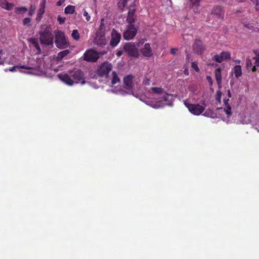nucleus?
<instances>
[{"label": "nucleus", "mask_w": 259, "mask_h": 259, "mask_svg": "<svg viewBox=\"0 0 259 259\" xmlns=\"http://www.w3.org/2000/svg\"><path fill=\"white\" fill-rule=\"evenodd\" d=\"M149 92L152 95L153 98L156 101L153 104H149L148 101H144L146 104L150 105L154 108H159L165 106H171L172 105L175 99L174 96L172 94H167L162 88L153 87L150 89Z\"/></svg>", "instance_id": "nucleus-1"}, {"label": "nucleus", "mask_w": 259, "mask_h": 259, "mask_svg": "<svg viewBox=\"0 0 259 259\" xmlns=\"http://www.w3.org/2000/svg\"><path fill=\"white\" fill-rule=\"evenodd\" d=\"M58 77L62 82L68 85H72L80 82L82 84L87 82L84 80L83 72L79 70H73L71 71L70 76L67 73H62L58 74Z\"/></svg>", "instance_id": "nucleus-2"}, {"label": "nucleus", "mask_w": 259, "mask_h": 259, "mask_svg": "<svg viewBox=\"0 0 259 259\" xmlns=\"http://www.w3.org/2000/svg\"><path fill=\"white\" fill-rule=\"evenodd\" d=\"M112 69V65L108 62H104L99 67L97 70L98 74L101 76H105L107 79V82L111 81L112 85L119 82L120 79L115 72H112L111 75H109Z\"/></svg>", "instance_id": "nucleus-3"}, {"label": "nucleus", "mask_w": 259, "mask_h": 259, "mask_svg": "<svg viewBox=\"0 0 259 259\" xmlns=\"http://www.w3.org/2000/svg\"><path fill=\"white\" fill-rule=\"evenodd\" d=\"M40 68V65L38 62L34 60L33 59H29V62L27 65H17L10 68L9 69H6L5 71L9 70L11 72L19 71L22 72H24L28 74H35L34 71L38 70Z\"/></svg>", "instance_id": "nucleus-4"}, {"label": "nucleus", "mask_w": 259, "mask_h": 259, "mask_svg": "<svg viewBox=\"0 0 259 259\" xmlns=\"http://www.w3.org/2000/svg\"><path fill=\"white\" fill-rule=\"evenodd\" d=\"M134 77L132 75H128L124 77L123 82L124 88L126 89V91H125L122 89H114L112 90V92L122 95H124L125 94L132 93L135 83L137 82L136 79H134Z\"/></svg>", "instance_id": "nucleus-5"}, {"label": "nucleus", "mask_w": 259, "mask_h": 259, "mask_svg": "<svg viewBox=\"0 0 259 259\" xmlns=\"http://www.w3.org/2000/svg\"><path fill=\"white\" fill-rule=\"evenodd\" d=\"M39 39L42 44L48 46H53L54 36L52 28L50 26H46L39 32Z\"/></svg>", "instance_id": "nucleus-6"}, {"label": "nucleus", "mask_w": 259, "mask_h": 259, "mask_svg": "<svg viewBox=\"0 0 259 259\" xmlns=\"http://www.w3.org/2000/svg\"><path fill=\"white\" fill-rule=\"evenodd\" d=\"M55 43L59 49H63L69 46V42L65 37L64 33L59 30L54 31Z\"/></svg>", "instance_id": "nucleus-7"}, {"label": "nucleus", "mask_w": 259, "mask_h": 259, "mask_svg": "<svg viewBox=\"0 0 259 259\" xmlns=\"http://www.w3.org/2000/svg\"><path fill=\"white\" fill-rule=\"evenodd\" d=\"M184 104L192 114L197 116L200 115L206 107V104L204 101L202 102V105L191 104L186 102L184 103Z\"/></svg>", "instance_id": "nucleus-8"}, {"label": "nucleus", "mask_w": 259, "mask_h": 259, "mask_svg": "<svg viewBox=\"0 0 259 259\" xmlns=\"http://www.w3.org/2000/svg\"><path fill=\"white\" fill-rule=\"evenodd\" d=\"M123 49L130 56L134 57H138L139 56V54L138 49L134 43H126L124 45Z\"/></svg>", "instance_id": "nucleus-9"}, {"label": "nucleus", "mask_w": 259, "mask_h": 259, "mask_svg": "<svg viewBox=\"0 0 259 259\" xmlns=\"http://www.w3.org/2000/svg\"><path fill=\"white\" fill-rule=\"evenodd\" d=\"M99 57V54L92 49L86 51L83 54L84 60L88 62H96Z\"/></svg>", "instance_id": "nucleus-10"}, {"label": "nucleus", "mask_w": 259, "mask_h": 259, "mask_svg": "<svg viewBox=\"0 0 259 259\" xmlns=\"http://www.w3.org/2000/svg\"><path fill=\"white\" fill-rule=\"evenodd\" d=\"M137 33V27L134 25H130L126 30L123 33V37L125 39L130 40L133 39Z\"/></svg>", "instance_id": "nucleus-11"}, {"label": "nucleus", "mask_w": 259, "mask_h": 259, "mask_svg": "<svg viewBox=\"0 0 259 259\" xmlns=\"http://www.w3.org/2000/svg\"><path fill=\"white\" fill-rule=\"evenodd\" d=\"M111 39L110 45L112 47L116 46L121 39V35L116 30L113 29L111 32Z\"/></svg>", "instance_id": "nucleus-12"}, {"label": "nucleus", "mask_w": 259, "mask_h": 259, "mask_svg": "<svg viewBox=\"0 0 259 259\" xmlns=\"http://www.w3.org/2000/svg\"><path fill=\"white\" fill-rule=\"evenodd\" d=\"M230 58L231 54L229 52H222L220 55H215L213 57V60L218 63H221Z\"/></svg>", "instance_id": "nucleus-13"}, {"label": "nucleus", "mask_w": 259, "mask_h": 259, "mask_svg": "<svg viewBox=\"0 0 259 259\" xmlns=\"http://www.w3.org/2000/svg\"><path fill=\"white\" fill-rule=\"evenodd\" d=\"M229 99H224L223 102L225 105L224 108H221L219 110L220 112H224L228 118H229L232 114L231 108L228 103Z\"/></svg>", "instance_id": "nucleus-14"}, {"label": "nucleus", "mask_w": 259, "mask_h": 259, "mask_svg": "<svg viewBox=\"0 0 259 259\" xmlns=\"http://www.w3.org/2000/svg\"><path fill=\"white\" fill-rule=\"evenodd\" d=\"M106 31V26L105 25L104 19L103 18L101 20L100 25L96 32V35L105 36Z\"/></svg>", "instance_id": "nucleus-15"}, {"label": "nucleus", "mask_w": 259, "mask_h": 259, "mask_svg": "<svg viewBox=\"0 0 259 259\" xmlns=\"http://www.w3.org/2000/svg\"><path fill=\"white\" fill-rule=\"evenodd\" d=\"M46 3V1L42 0L40 4V8L37 11V17L36 18L37 21H40L42 18V15L45 13Z\"/></svg>", "instance_id": "nucleus-16"}, {"label": "nucleus", "mask_w": 259, "mask_h": 259, "mask_svg": "<svg viewBox=\"0 0 259 259\" xmlns=\"http://www.w3.org/2000/svg\"><path fill=\"white\" fill-rule=\"evenodd\" d=\"M31 47L34 48L36 50V53L40 54L41 52L40 48L38 45L37 39L35 38H30L28 39Z\"/></svg>", "instance_id": "nucleus-17"}, {"label": "nucleus", "mask_w": 259, "mask_h": 259, "mask_svg": "<svg viewBox=\"0 0 259 259\" xmlns=\"http://www.w3.org/2000/svg\"><path fill=\"white\" fill-rule=\"evenodd\" d=\"M194 50L198 54H201L204 50V47L202 45L201 41L197 40L193 46Z\"/></svg>", "instance_id": "nucleus-18"}, {"label": "nucleus", "mask_w": 259, "mask_h": 259, "mask_svg": "<svg viewBox=\"0 0 259 259\" xmlns=\"http://www.w3.org/2000/svg\"><path fill=\"white\" fill-rule=\"evenodd\" d=\"M141 52L146 57H150L152 55V50L149 43L144 45V47L141 49Z\"/></svg>", "instance_id": "nucleus-19"}, {"label": "nucleus", "mask_w": 259, "mask_h": 259, "mask_svg": "<svg viewBox=\"0 0 259 259\" xmlns=\"http://www.w3.org/2000/svg\"><path fill=\"white\" fill-rule=\"evenodd\" d=\"M94 44L99 46H105L107 44V40L105 36L96 35L94 40Z\"/></svg>", "instance_id": "nucleus-20"}, {"label": "nucleus", "mask_w": 259, "mask_h": 259, "mask_svg": "<svg viewBox=\"0 0 259 259\" xmlns=\"http://www.w3.org/2000/svg\"><path fill=\"white\" fill-rule=\"evenodd\" d=\"M232 73L234 74L236 78H239L242 75L241 66L240 65H235L232 70Z\"/></svg>", "instance_id": "nucleus-21"}, {"label": "nucleus", "mask_w": 259, "mask_h": 259, "mask_svg": "<svg viewBox=\"0 0 259 259\" xmlns=\"http://www.w3.org/2000/svg\"><path fill=\"white\" fill-rule=\"evenodd\" d=\"M212 13L221 18H223L224 16V11L221 6L214 7L212 9Z\"/></svg>", "instance_id": "nucleus-22"}, {"label": "nucleus", "mask_w": 259, "mask_h": 259, "mask_svg": "<svg viewBox=\"0 0 259 259\" xmlns=\"http://www.w3.org/2000/svg\"><path fill=\"white\" fill-rule=\"evenodd\" d=\"M0 6L7 10H11L14 7V5L8 3L6 0L0 1Z\"/></svg>", "instance_id": "nucleus-23"}, {"label": "nucleus", "mask_w": 259, "mask_h": 259, "mask_svg": "<svg viewBox=\"0 0 259 259\" xmlns=\"http://www.w3.org/2000/svg\"><path fill=\"white\" fill-rule=\"evenodd\" d=\"M215 77L218 85L221 86L222 83V74L221 70L220 68H217L215 70Z\"/></svg>", "instance_id": "nucleus-24"}, {"label": "nucleus", "mask_w": 259, "mask_h": 259, "mask_svg": "<svg viewBox=\"0 0 259 259\" xmlns=\"http://www.w3.org/2000/svg\"><path fill=\"white\" fill-rule=\"evenodd\" d=\"M75 8L74 6L68 5L64 9V13L66 14H73L75 12Z\"/></svg>", "instance_id": "nucleus-25"}, {"label": "nucleus", "mask_w": 259, "mask_h": 259, "mask_svg": "<svg viewBox=\"0 0 259 259\" xmlns=\"http://www.w3.org/2000/svg\"><path fill=\"white\" fill-rule=\"evenodd\" d=\"M253 59L255 60L254 62V65L251 68V70L253 72L256 71V67H259V54H256L255 57H253Z\"/></svg>", "instance_id": "nucleus-26"}, {"label": "nucleus", "mask_w": 259, "mask_h": 259, "mask_svg": "<svg viewBox=\"0 0 259 259\" xmlns=\"http://www.w3.org/2000/svg\"><path fill=\"white\" fill-rule=\"evenodd\" d=\"M70 53V51L69 50H65L59 52L58 54L57 58L58 59H62L67 55H68Z\"/></svg>", "instance_id": "nucleus-27"}, {"label": "nucleus", "mask_w": 259, "mask_h": 259, "mask_svg": "<svg viewBox=\"0 0 259 259\" xmlns=\"http://www.w3.org/2000/svg\"><path fill=\"white\" fill-rule=\"evenodd\" d=\"M27 8L25 7H16L15 9V12L17 14H23L27 11Z\"/></svg>", "instance_id": "nucleus-28"}, {"label": "nucleus", "mask_w": 259, "mask_h": 259, "mask_svg": "<svg viewBox=\"0 0 259 259\" xmlns=\"http://www.w3.org/2000/svg\"><path fill=\"white\" fill-rule=\"evenodd\" d=\"M136 18V16L135 15L128 14L126 21L130 25H133V23L135 22Z\"/></svg>", "instance_id": "nucleus-29"}, {"label": "nucleus", "mask_w": 259, "mask_h": 259, "mask_svg": "<svg viewBox=\"0 0 259 259\" xmlns=\"http://www.w3.org/2000/svg\"><path fill=\"white\" fill-rule=\"evenodd\" d=\"M71 36L73 38L76 40H77L79 39V34L77 30H73Z\"/></svg>", "instance_id": "nucleus-30"}, {"label": "nucleus", "mask_w": 259, "mask_h": 259, "mask_svg": "<svg viewBox=\"0 0 259 259\" xmlns=\"http://www.w3.org/2000/svg\"><path fill=\"white\" fill-rule=\"evenodd\" d=\"M127 3V0H120L118 3V7L122 9L125 7Z\"/></svg>", "instance_id": "nucleus-31"}, {"label": "nucleus", "mask_w": 259, "mask_h": 259, "mask_svg": "<svg viewBox=\"0 0 259 259\" xmlns=\"http://www.w3.org/2000/svg\"><path fill=\"white\" fill-rule=\"evenodd\" d=\"M246 66L247 69L251 70V68L253 67V65L251 61L249 58L246 59Z\"/></svg>", "instance_id": "nucleus-32"}, {"label": "nucleus", "mask_w": 259, "mask_h": 259, "mask_svg": "<svg viewBox=\"0 0 259 259\" xmlns=\"http://www.w3.org/2000/svg\"><path fill=\"white\" fill-rule=\"evenodd\" d=\"M83 15L85 17V19L87 21H89L91 20V17L86 10H83Z\"/></svg>", "instance_id": "nucleus-33"}, {"label": "nucleus", "mask_w": 259, "mask_h": 259, "mask_svg": "<svg viewBox=\"0 0 259 259\" xmlns=\"http://www.w3.org/2000/svg\"><path fill=\"white\" fill-rule=\"evenodd\" d=\"M66 18L65 17H62L61 16H58L57 18V20L59 22V24H63L65 21Z\"/></svg>", "instance_id": "nucleus-34"}, {"label": "nucleus", "mask_w": 259, "mask_h": 259, "mask_svg": "<svg viewBox=\"0 0 259 259\" xmlns=\"http://www.w3.org/2000/svg\"><path fill=\"white\" fill-rule=\"evenodd\" d=\"M31 22V19L30 18H25L23 20V23L24 25H28Z\"/></svg>", "instance_id": "nucleus-35"}, {"label": "nucleus", "mask_w": 259, "mask_h": 259, "mask_svg": "<svg viewBox=\"0 0 259 259\" xmlns=\"http://www.w3.org/2000/svg\"><path fill=\"white\" fill-rule=\"evenodd\" d=\"M191 66L196 71H197V72L199 71V69L196 63H195L194 62H192Z\"/></svg>", "instance_id": "nucleus-36"}, {"label": "nucleus", "mask_w": 259, "mask_h": 259, "mask_svg": "<svg viewBox=\"0 0 259 259\" xmlns=\"http://www.w3.org/2000/svg\"><path fill=\"white\" fill-rule=\"evenodd\" d=\"M193 6H198L199 5L200 0H190Z\"/></svg>", "instance_id": "nucleus-37"}, {"label": "nucleus", "mask_w": 259, "mask_h": 259, "mask_svg": "<svg viewBox=\"0 0 259 259\" xmlns=\"http://www.w3.org/2000/svg\"><path fill=\"white\" fill-rule=\"evenodd\" d=\"M252 3L254 5L255 9L256 11H259V2L256 1V2H252Z\"/></svg>", "instance_id": "nucleus-38"}, {"label": "nucleus", "mask_w": 259, "mask_h": 259, "mask_svg": "<svg viewBox=\"0 0 259 259\" xmlns=\"http://www.w3.org/2000/svg\"><path fill=\"white\" fill-rule=\"evenodd\" d=\"M150 80L149 78L146 77L143 80V83L145 85H148L150 84Z\"/></svg>", "instance_id": "nucleus-39"}, {"label": "nucleus", "mask_w": 259, "mask_h": 259, "mask_svg": "<svg viewBox=\"0 0 259 259\" xmlns=\"http://www.w3.org/2000/svg\"><path fill=\"white\" fill-rule=\"evenodd\" d=\"M135 11L136 10L134 8H130L128 12V14L135 15Z\"/></svg>", "instance_id": "nucleus-40"}, {"label": "nucleus", "mask_w": 259, "mask_h": 259, "mask_svg": "<svg viewBox=\"0 0 259 259\" xmlns=\"http://www.w3.org/2000/svg\"><path fill=\"white\" fill-rule=\"evenodd\" d=\"M207 80L208 81L210 84H212V80L211 77L210 76H206Z\"/></svg>", "instance_id": "nucleus-41"}, {"label": "nucleus", "mask_w": 259, "mask_h": 259, "mask_svg": "<svg viewBox=\"0 0 259 259\" xmlns=\"http://www.w3.org/2000/svg\"><path fill=\"white\" fill-rule=\"evenodd\" d=\"M88 83H89L91 86H92L93 88L95 89H97L98 87L95 84V83L93 82H87Z\"/></svg>", "instance_id": "nucleus-42"}, {"label": "nucleus", "mask_w": 259, "mask_h": 259, "mask_svg": "<svg viewBox=\"0 0 259 259\" xmlns=\"http://www.w3.org/2000/svg\"><path fill=\"white\" fill-rule=\"evenodd\" d=\"M64 2V0H59L57 2L56 5L58 6H60L62 5V4Z\"/></svg>", "instance_id": "nucleus-43"}, {"label": "nucleus", "mask_w": 259, "mask_h": 259, "mask_svg": "<svg viewBox=\"0 0 259 259\" xmlns=\"http://www.w3.org/2000/svg\"><path fill=\"white\" fill-rule=\"evenodd\" d=\"M177 51H178V49H176V48H171L170 49V52L172 54H175L177 52Z\"/></svg>", "instance_id": "nucleus-44"}, {"label": "nucleus", "mask_w": 259, "mask_h": 259, "mask_svg": "<svg viewBox=\"0 0 259 259\" xmlns=\"http://www.w3.org/2000/svg\"><path fill=\"white\" fill-rule=\"evenodd\" d=\"M123 54V52L121 50H119V51H117V52H116V55L118 56V57H120V56H121Z\"/></svg>", "instance_id": "nucleus-45"}, {"label": "nucleus", "mask_w": 259, "mask_h": 259, "mask_svg": "<svg viewBox=\"0 0 259 259\" xmlns=\"http://www.w3.org/2000/svg\"><path fill=\"white\" fill-rule=\"evenodd\" d=\"M34 9H31L29 11V15L30 16H32L33 13H34Z\"/></svg>", "instance_id": "nucleus-46"}, {"label": "nucleus", "mask_w": 259, "mask_h": 259, "mask_svg": "<svg viewBox=\"0 0 259 259\" xmlns=\"http://www.w3.org/2000/svg\"><path fill=\"white\" fill-rule=\"evenodd\" d=\"M189 89H191V88H193V89L191 90V91L193 92H195V91H194V88H195V85H193V84H191L189 86Z\"/></svg>", "instance_id": "nucleus-47"}, {"label": "nucleus", "mask_w": 259, "mask_h": 259, "mask_svg": "<svg viewBox=\"0 0 259 259\" xmlns=\"http://www.w3.org/2000/svg\"><path fill=\"white\" fill-rule=\"evenodd\" d=\"M144 42V40H141L140 41H139V42H138L137 44V46L138 47H140V45L141 44H143Z\"/></svg>", "instance_id": "nucleus-48"}, {"label": "nucleus", "mask_w": 259, "mask_h": 259, "mask_svg": "<svg viewBox=\"0 0 259 259\" xmlns=\"http://www.w3.org/2000/svg\"><path fill=\"white\" fill-rule=\"evenodd\" d=\"M184 73L185 74L188 75H189V70L187 68H186L184 70Z\"/></svg>", "instance_id": "nucleus-49"}, {"label": "nucleus", "mask_w": 259, "mask_h": 259, "mask_svg": "<svg viewBox=\"0 0 259 259\" xmlns=\"http://www.w3.org/2000/svg\"><path fill=\"white\" fill-rule=\"evenodd\" d=\"M234 62H235L236 63L239 64L240 63V60L237 59V60H234Z\"/></svg>", "instance_id": "nucleus-50"}, {"label": "nucleus", "mask_w": 259, "mask_h": 259, "mask_svg": "<svg viewBox=\"0 0 259 259\" xmlns=\"http://www.w3.org/2000/svg\"><path fill=\"white\" fill-rule=\"evenodd\" d=\"M228 95H229V97H231V93H230V92L229 91L228 92Z\"/></svg>", "instance_id": "nucleus-51"}, {"label": "nucleus", "mask_w": 259, "mask_h": 259, "mask_svg": "<svg viewBox=\"0 0 259 259\" xmlns=\"http://www.w3.org/2000/svg\"><path fill=\"white\" fill-rule=\"evenodd\" d=\"M223 120L224 121H226V122H228V120H226L225 119H223Z\"/></svg>", "instance_id": "nucleus-52"}, {"label": "nucleus", "mask_w": 259, "mask_h": 259, "mask_svg": "<svg viewBox=\"0 0 259 259\" xmlns=\"http://www.w3.org/2000/svg\"><path fill=\"white\" fill-rule=\"evenodd\" d=\"M258 132H259V127L258 128H256Z\"/></svg>", "instance_id": "nucleus-53"}]
</instances>
